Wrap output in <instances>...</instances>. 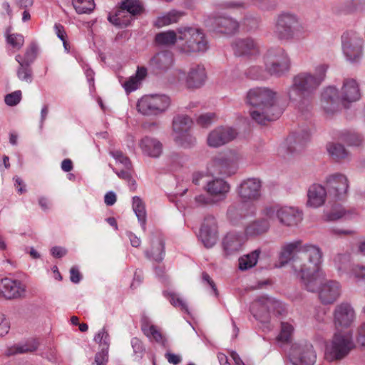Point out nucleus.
Listing matches in <instances>:
<instances>
[{
    "label": "nucleus",
    "mask_w": 365,
    "mask_h": 365,
    "mask_svg": "<svg viewBox=\"0 0 365 365\" xmlns=\"http://www.w3.org/2000/svg\"><path fill=\"white\" fill-rule=\"evenodd\" d=\"M247 103L253 109L250 115L259 124L277 119L282 110L277 104V93L268 88H254L247 94Z\"/></svg>",
    "instance_id": "2"
},
{
    "label": "nucleus",
    "mask_w": 365,
    "mask_h": 365,
    "mask_svg": "<svg viewBox=\"0 0 365 365\" xmlns=\"http://www.w3.org/2000/svg\"><path fill=\"white\" fill-rule=\"evenodd\" d=\"M139 147L143 155L157 158L163 153V144L157 138L145 136L139 142Z\"/></svg>",
    "instance_id": "27"
},
{
    "label": "nucleus",
    "mask_w": 365,
    "mask_h": 365,
    "mask_svg": "<svg viewBox=\"0 0 365 365\" xmlns=\"http://www.w3.org/2000/svg\"><path fill=\"white\" fill-rule=\"evenodd\" d=\"M108 20L112 24L120 28L128 26L133 21L130 14H128L120 6L114 14H110Z\"/></svg>",
    "instance_id": "35"
},
{
    "label": "nucleus",
    "mask_w": 365,
    "mask_h": 365,
    "mask_svg": "<svg viewBox=\"0 0 365 365\" xmlns=\"http://www.w3.org/2000/svg\"><path fill=\"white\" fill-rule=\"evenodd\" d=\"M21 36L18 34H9L6 37L7 43L15 49H19L21 46Z\"/></svg>",
    "instance_id": "62"
},
{
    "label": "nucleus",
    "mask_w": 365,
    "mask_h": 365,
    "mask_svg": "<svg viewBox=\"0 0 365 365\" xmlns=\"http://www.w3.org/2000/svg\"><path fill=\"white\" fill-rule=\"evenodd\" d=\"M327 150L330 155L336 160L344 159L348 156L345 148L339 143H331L327 145Z\"/></svg>",
    "instance_id": "49"
},
{
    "label": "nucleus",
    "mask_w": 365,
    "mask_h": 365,
    "mask_svg": "<svg viewBox=\"0 0 365 365\" xmlns=\"http://www.w3.org/2000/svg\"><path fill=\"white\" fill-rule=\"evenodd\" d=\"M175 143L185 148H190L193 147L196 143V138L194 137L190 131L185 133L175 135Z\"/></svg>",
    "instance_id": "47"
},
{
    "label": "nucleus",
    "mask_w": 365,
    "mask_h": 365,
    "mask_svg": "<svg viewBox=\"0 0 365 365\" xmlns=\"http://www.w3.org/2000/svg\"><path fill=\"white\" fill-rule=\"evenodd\" d=\"M178 36L174 31H167L155 35V41L159 45L170 46L175 43Z\"/></svg>",
    "instance_id": "44"
},
{
    "label": "nucleus",
    "mask_w": 365,
    "mask_h": 365,
    "mask_svg": "<svg viewBox=\"0 0 365 365\" xmlns=\"http://www.w3.org/2000/svg\"><path fill=\"white\" fill-rule=\"evenodd\" d=\"M294 326L288 322H281L280 331L276 338L277 342L281 344L289 343L294 333Z\"/></svg>",
    "instance_id": "40"
},
{
    "label": "nucleus",
    "mask_w": 365,
    "mask_h": 365,
    "mask_svg": "<svg viewBox=\"0 0 365 365\" xmlns=\"http://www.w3.org/2000/svg\"><path fill=\"white\" fill-rule=\"evenodd\" d=\"M215 7L219 10H229L231 11H240L242 12L246 8V5L244 2L240 1H224L215 4Z\"/></svg>",
    "instance_id": "45"
},
{
    "label": "nucleus",
    "mask_w": 365,
    "mask_h": 365,
    "mask_svg": "<svg viewBox=\"0 0 365 365\" xmlns=\"http://www.w3.org/2000/svg\"><path fill=\"white\" fill-rule=\"evenodd\" d=\"M327 68L328 66L326 64H319L315 68V73L312 75L314 76V78L319 81V86H320L324 80Z\"/></svg>",
    "instance_id": "61"
},
{
    "label": "nucleus",
    "mask_w": 365,
    "mask_h": 365,
    "mask_svg": "<svg viewBox=\"0 0 365 365\" xmlns=\"http://www.w3.org/2000/svg\"><path fill=\"white\" fill-rule=\"evenodd\" d=\"M193 126V121L187 115H178L173 118V130L175 135L190 131Z\"/></svg>",
    "instance_id": "34"
},
{
    "label": "nucleus",
    "mask_w": 365,
    "mask_h": 365,
    "mask_svg": "<svg viewBox=\"0 0 365 365\" xmlns=\"http://www.w3.org/2000/svg\"><path fill=\"white\" fill-rule=\"evenodd\" d=\"M72 4L78 14H90L95 9L93 0H72Z\"/></svg>",
    "instance_id": "46"
},
{
    "label": "nucleus",
    "mask_w": 365,
    "mask_h": 365,
    "mask_svg": "<svg viewBox=\"0 0 365 365\" xmlns=\"http://www.w3.org/2000/svg\"><path fill=\"white\" fill-rule=\"evenodd\" d=\"M21 99V91H16L11 93L7 94L5 96V103L9 106H14L18 104Z\"/></svg>",
    "instance_id": "59"
},
{
    "label": "nucleus",
    "mask_w": 365,
    "mask_h": 365,
    "mask_svg": "<svg viewBox=\"0 0 365 365\" xmlns=\"http://www.w3.org/2000/svg\"><path fill=\"white\" fill-rule=\"evenodd\" d=\"M215 203H217L215 200L210 195L207 196L205 194H200L196 195L194 198V206L195 207H202L209 205H212Z\"/></svg>",
    "instance_id": "53"
},
{
    "label": "nucleus",
    "mask_w": 365,
    "mask_h": 365,
    "mask_svg": "<svg viewBox=\"0 0 365 365\" xmlns=\"http://www.w3.org/2000/svg\"><path fill=\"white\" fill-rule=\"evenodd\" d=\"M120 6L128 14H130L133 20L143 11V5L138 0H124Z\"/></svg>",
    "instance_id": "41"
},
{
    "label": "nucleus",
    "mask_w": 365,
    "mask_h": 365,
    "mask_svg": "<svg viewBox=\"0 0 365 365\" xmlns=\"http://www.w3.org/2000/svg\"><path fill=\"white\" fill-rule=\"evenodd\" d=\"M20 281L4 278L0 281V297L6 299H16L20 296Z\"/></svg>",
    "instance_id": "28"
},
{
    "label": "nucleus",
    "mask_w": 365,
    "mask_h": 365,
    "mask_svg": "<svg viewBox=\"0 0 365 365\" xmlns=\"http://www.w3.org/2000/svg\"><path fill=\"white\" fill-rule=\"evenodd\" d=\"M38 345L39 342L37 339H28L24 343V353L35 351L38 349Z\"/></svg>",
    "instance_id": "63"
},
{
    "label": "nucleus",
    "mask_w": 365,
    "mask_h": 365,
    "mask_svg": "<svg viewBox=\"0 0 365 365\" xmlns=\"http://www.w3.org/2000/svg\"><path fill=\"white\" fill-rule=\"evenodd\" d=\"M361 97L359 85L356 80L346 78L344 81L340 95L334 86L327 87L322 93V106L327 113H334L341 103H346L358 101Z\"/></svg>",
    "instance_id": "5"
},
{
    "label": "nucleus",
    "mask_w": 365,
    "mask_h": 365,
    "mask_svg": "<svg viewBox=\"0 0 365 365\" xmlns=\"http://www.w3.org/2000/svg\"><path fill=\"white\" fill-rule=\"evenodd\" d=\"M267 304L271 306L270 314H273L277 316L284 315L286 312L284 305L282 302L272 298L271 300H267Z\"/></svg>",
    "instance_id": "54"
},
{
    "label": "nucleus",
    "mask_w": 365,
    "mask_h": 365,
    "mask_svg": "<svg viewBox=\"0 0 365 365\" xmlns=\"http://www.w3.org/2000/svg\"><path fill=\"white\" fill-rule=\"evenodd\" d=\"M110 336L105 328L99 331L94 336V341L102 346L101 350L95 355L94 361L91 365H106L108 361Z\"/></svg>",
    "instance_id": "21"
},
{
    "label": "nucleus",
    "mask_w": 365,
    "mask_h": 365,
    "mask_svg": "<svg viewBox=\"0 0 365 365\" xmlns=\"http://www.w3.org/2000/svg\"><path fill=\"white\" fill-rule=\"evenodd\" d=\"M264 217L270 220L277 219L285 226L297 225L302 220V213L297 207L274 205L267 207L262 212Z\"/></svg>",
    "instance_id": "9"
},
{
    "label": "nucleus",
    "mask_w": 365,
    "mask_h": 365,
    "mask_svg": "<svg viewBox=\"0 0 365 365\" xmlns=\"http://www.w3.org/2000/svg\"><path fill=\"white\" fill-rule=\"evenodd\" d=\"M173 54L170 51H163L154 55L149 61V66L158 71H165L173 64Z\"/></svg>",
    "instance_id": "29"
},
{
    "label": "nucleus",
    "mask_w": 365,
    "mask_h": 365,
    "mask_svg": "<svg viewBox=\"0 0 365 365\" xmlns=\"http://www.w3.org/2000/svg\"><path fill=\"white\" fill-rule=\"evenodd\" d=\"M319 81L308 72H302L293 77L287 95L301 112L309 110L312 107L314 95L319 86Z\"/></svg>",
    "instance_id": "3"
},
{
    "label": "nucleus",
    "mask_w": 365,
    "mask_h": 365,
    "mask_svg": "<svg viewBox=\"0 0 365 365\" xmlns=\"http://www.w3.org/2000/svg\"><path fill=\"white\" fill-rule=\"evenodd\" d=\"M38 53V46L35 42H31L24 56V65H29L34 62L36 59Z\"/></svg>",
    "instance_id": "55"
},
{
    "label": "nucleus",
    "mask_w": 365,
    "mask_h": 365,
    "mask_svg": "<svg viewBox=\"0 0 365 365\" xmlns=\"http://www.w3.org/2000/svg\"><path fill=\"white\" fill-rule=\"evenodd\" d=\"M257 4L258 6L264 10L272 9L277 5L274 0H257Z\"/></svg>",
    "instance_id": "64"
},
{
    "label": "nucleus",
    "mask_w": 365,
    "mask_h": 365,
    "mask_svg": "<svg viewBox=\"0 0 365 365\" xmlns=\"http://www.w3.org/2000/svg\"><path fill=\"white\" fill-rule=\"evenodd\" d=\"M163 294L166 298H168L173 306L179 308L182 312L189 314L187 304L175 293L165 291L163 292Z\"/></svg>",
    "instance_id": "50"
},
{
    "label": "nucleus",
    "mask_w": 365,
    "mask_h": 365,
    "mask_svg": "<svg viewBox=\"0 0 365 365\" xmlns=\"http://www.w3.org/2000/svg\"><path fill=\"white\" fill-rule=\"evenodd\" d=\"M271 297H261L252 302L250 309L253 317L262 322L268 321L270 317V307L267 304V300H271Z\"/></svg>",
    "instance_id": "26"
},
{
    "label": "nucleus",
    "mask_w": 365,
    "mask_h": 365,
    "mask_svg": "<svg viewBox=\"0 0 365 365\" xmlns=\"http://www.w3.org/2000/svg\"><path fill=\"white\" fill-rule=\"evenodd\" d=\"M354 347L351 334L336 333L331 341L326 345L325 358L329 361L340 360L345 357Z\"/></svg>",
    "instance_id": "8"
},
{
    "label": "nucleus",
    "mask_w": 365,
    "mask_h": 365,
    "mask_svg": "<svg viewBox=\"0 0 365 365\" xmlns=\"http://www.w3.org/2000/svg\"><path fill=\"white\" fill-rule=\"evenodd\" d=\"M145 254L149 259H153L157 262H161L165 255L164 241L162 239H158L155 244H153L150 251H146Z\"/></svg>",
    "instance_id": "38"
},
{
    "label": "nucleus",
    "mask_w": 365,
    "mask_h": 365,
    "mask_svg": "<svg viewBox=\"0 0 365 365\" xmlns=\"http://www.w3.org/2000/svg\"><path fill=\"white\" fill-rule=\"evenodd\" d=\"M237 136V132L235 129L230 127H217L212 130L207 135V143L210 147H220Z\"/></svg>",
    "instance_id": "19"
},
{
    "label": "nucleus",
    "mask_w": 365,
    "mask_h": 365,
    "mask_svg": "<svg viewBox=\"0 0 365 365\" xmlns=\"http://www.w3.org/2000/svg\"><path fill=\"white\" fill-rule=\"evenodd\" d=\"M183 15V12L172 10L158 16L154 22V26L157 28H161L176 23Z\"/></svg>",
    "instance_id": "37"
},
{
    "label": "nucleus",
    "mask_w": 365,
    "mask_h": 365,
    "mask_svg": "<svg viewBox=\"0 0 365 365\" xmlns=\"http://www.w3.org/2000/svg\"><path fill=\"white\" fill-rule=\"evenodd\" d=\"M259 219L250 223L245 228V233L247 236L255 237L262 235L269 229V222L267 217Z\"/></svg>",
    "instance_id": "33"
},
{
    "label": "nucleus",
    "mask_w": 365,
    "mask_h": 365,
    "mask_svg": "<svg viewBox=\"0 0 365 365\" xmlns=\"http://www.w3.org/2000/svg\"><path fill=\"white\" fill-rule=\"evenodd\" d=\"M261 250L258 248L240 257L238 259L239 269L241 271H246L254 267L258 262Z\"/></svg>",
    "instance_id": "36"
},
{
    "label": "nucleus",
    "mask_w": 365,
    "mask_h": 365,
    "mask_svg": "<svg viewBox=\"0 0 365 365\" xmlns=\"http://www.w3.org/2000/svg\"><path fill=\"white\" fill-rule=\"evenodd\" d=\"M363 39L355 31L344 32L341 36L342 50L346 59L351 63L358 62L362 56Z\"/></svg>",
    "instance_id": "11"
},
{
    "label": "nucleus",
    "mask_w": 365,
    "mask_h": 365,
    "mask_svg": "<svg viewBox=\"0 0 365 365\" xmlns=\"http://www.w3.org/2000/svg\"><path fill=\"white\" fill-rule=\"evenodd\" d=\"M133 210L135 213L136 217L143 230H145L146 224V211L145 204L143 200L138 197L135 196L133 197Z\"/></svg>",
    "instance_id": "39"
},
{
    "label": "nucleus",
    "mask_w": 365,
    "mask_h": 365,
    "mask_svg": "<svg viewBox=\"0 0 365 365\" xmlns=\"http://www.w3.org/2000/svg\"><path fill=\"white\" fill-rule=\"evenodd\" d=\"M319 284L314 292L319 288V299L324 304H330L336 302L341 295V286L336 281L330 280L320 287V267H319ZM314 292V291L312 292Z\"/></svg>",
    "instance_id": "15"
},
{
    "label": "nucleus",
    "mask_w": 365,
    "mask_h": 365,
    "mask_svg": "<svg viewBox=\"0 0 365 365\" xmlns=\"http://www.w3.org/2000/svg\"><path fill=\"white\" fill-rule=\"evenodd\" d=\"M327 193L323 185L317 183L312 185L307 191V205L313 208L322 206L326 202Z\"/></svg>",
    "instance_id": "24"
},
{
    "label": "nucleus",
    "mask_w": 365,
    "mask_h": 365,
    "mask_svg": "<svg viewBox=\"0 0 365 365\" xmlns=\"http://www.w3.org/2000/svg\"><path fill=\"white\" fill-rule=\"evenodd\" d=\"M236 56H251L259 52L257 43L251 38L236 39L232 44Z\"/></svg>",
    "instance_id": "25"
},
{
    "label": "nucleus",
    "mask_w": 365,
    "mask_h": 365,
    "mask_svg": "<svg viewBox=\"0 0 365 365\" xmlns=\"http://www.w3.org/2000/svg\"><path fill=\"white\" fill-rule=\"evenodd\" d=\"M238 157L235 154L214 158L208 165L209 170L213 174L229 176L235 173Z\"/></svg>",
    "instance_id": "14"
},
{
    "label": "nucleus",
    "mask_w": 365,
    "mask_h": 365,
    "mask_svg": "<svg viewBox=\"0 0 365 365\" xmlns=\"http://www.w3.org/2000/svg\"><path fill=\"white\" fill-rule=\"evenodd\" d=\"M178 39L183 41L180 49L185 53L204 52L208 42L202 30L195 27H181L178 30Z\"/></svg>",
    "instance_id": "7"
},
{
    "label": "nucleus",
    "mask_w": 365,
    "mask_h": 365,
    "mask_svg": "<svg viewBox=\"0 0 365 365\" xmlns=\"http://www.w3.org/2000/svg\"><path fill=\"white\" fill-rule=\"evenodd\" d=\"M309 136L310 133L308 131L289 135L287 139L289 151L293 153L302 150L309 140Z\"/></svg>",
    "instance_id": "32"
},
{
    "label": "nucleus",
    "mask_w": 365,
    "mask_h": 365,
    "mask_svg": "<svg viewBox=\"0 0 365 365\" xmlns=\"http://www.w3.org/2000/svg\"><path fill=\"white\" fill-rule=\"evenodd\" d=\"M262 182L258 178H247L243 180L237 187L240 198L245 201L255 200L261 195Z\"/></svg>",
    "instance_id": "20"
},
{
    "label": "nucleus",
    "mask_w": 365,
    "mask_h": 365,
    "mask_svg": "<svg viewBox=\"0 0 365 365\" xmlns=\"http://www.w3.org/2000/svg\"><path fill=\"white\" fill-rule=\"evenodd\" d=\"M206 24L214 30L225 34H234L238 31L239 23L232 17L212 16L206 20Z\"/></svg>",
    "instance_id": "17"
},
{
    "label": "nucleus",
    "mask_w": 365,
    "mask_h": 365,
    "mask_svg": "<svg viewBox=\"0 0 365 365\" xmlns=\"http://www.w3.org/2000/svg\"><path fill=\"white\" fill-rule=\"evenodd\" d=\"M355 319V311L349 303L342 302L336 306L334 311V323L336 327H349Z\"/></svg>",
    "instance_id": "18"
},
{
    "label": "nucleus",
    "mask_w": 365,
    "mask_h": 365,
    "mask_svg": "<svg viewBox=\"0 0 365 365\" xmlns=\"http://www.w3.org/2000/svg\"><path fill=\"white\" fill-rule=\"evenodd\" d=\"M264 71L259 66L251 67L247 73L252 79L265 78L264 72L270 76L281 77L287 73L291 66L289 56L287 51L280 46L269 48L264 55Z\"/></svg>",
    "instance_id": "4"
},
{
    "label": "nucleus",
    "mask_w": 365,
    "mask_h": 365,
    "mask_svg": "<svg viewBox=\"0 0 365 365\" xmlns=\"http://www.w3.org/2000/svg\"><path fill=\"white\" fill-rule=\"evenodd\" d=\"M141 330L148 338L153 337L157 342L163 341V336L155 325L150 324L147 319L141 321Z\"/></svg>",
    "instance_id": "43"
},
{
    "label": "nucleus",
    "mask_w": 365,
    "mask_h": 365,
    "mask_svg": "<svg viewBox=\"0 0 365 365\" xmlns=\"http://www.w3.org/2000/svg\"><path fill=\"white\" fill-rule=\"evenodd\" d=\"M291 355L294 365H314L317 354L310 343L294 344L292 346Z\"/></svg>",
    "instance_id": "13"
},
{
    "label": "nucleus",
    "mask_w": 365,
    "mask_h": 365,
    "mask_svg": "<svg viewBox=\"0 0 365 365\" xmlns=\"http://www.w3.org/2000/svg\"><path fill=\"white\" fill-rule=\"evenodd\" d=\"M241 204L234 203L229 206L227 215L230 220H236L238 216L242 217L244 215L240 212Z\"/></svg>",
    "instance_id": "60"
},
{
    "label": "nucleus",
    "mask_w": 365,
    "mask_h": 365,
    "mask_svg": "<svg viewBox=\"0 0 365 365\" xmlns=\"http://www.w3.org/2000/svg\"><path fill=\"white\" fill-rule=\"evenodd\" d=\"M350 277L356 282L365 281V266H354L351 269Z\"/></svg>",
    "instance_id": "57"
},
{
    "label": "nucleus",
    "mask_w": 365,
    "mask_h": 365,
    "mask_svg": "<svg viewBox=\"0 0 365 365\" xmlns=\"http://www.w3.org/2000/svg\"><path fill=\"white\" fill-rule=\"evenodd\" d=\"M307 27L299 22L294 14L284 12L279 14L275 24L274 34L280 40H300L309 35Z\"/></svg>",
    "instance_id": "6"
},
{
    "label": "nucleus",
    "mask_w": 365,
    "mask_h": 365,
    "mask_svg": "<svg viewBox=\"0 0 365 365\" xmlns=\"http://www.w3.org/2000/svg\"><path fill=\"white\" fill-rule=\"evenodd\" d=\"M110 154L116 160V161L122 164L125 169H132V163L130 159L127 156H125L121 151L115 150L111 152Z\"/></svg>",
    "instance_id": "56"
},
{
    "label": "nucleus",
    "mask_w": 365,
    "mask_h": 365,
    "mask_svg": "<svg viewBox=\"0 0 365 365\" xmlns=\"http://www.w3.org/2000/svg\"><path fill=\"white\" fill-rule=\"evenodd\" d=\"M333 260L336 269L340 272H344L350 263L351 255L348 252L339 253L334 256Z\"/></svg>",
    "instance_id": "48"
},
{
    "label": "nucleus",
    "mask_w": 365,
    "mask_h": 365,
    "mask_svg": "<svg viewBox=\"0 0 365 365\" xmlns=\"http://www.w3.org/2000/svg\"><path fill=\"white\" fill-rule=\"evenodd\" d=\"M205 189L216 202H219L227 197L230 186L225 180L216 178L207 182Z\"/></svg>",
    "instance_id": "22"
},
{
    "label": "nucleus",
    "mask_w": 365,
    "mask_h": 365,
    "mask_svg": "<svg viewBox=\"0 0 365 365\" xmlns=\"http://www.w3.org/2000/svg\"><path fill=\"white\" fill-rule=\"evenodd\" d=\"M245 242V238L242 233L230 232L222 239V246L226 256H230L239 252Z\"/></svg>",
    "instance_id": "23"
},
{
    "label": "nucleus",
    "mask_w": 365,
    "mask_h": 365,
    "mask_svg": "<svg viewBox=\"0 0 365 365\" xmlns=\"http://www.w3.org/2000/svg\"><path fill=\"white\" fill-rule=\"evenodd\" d=\"M329 195L334 200H344L346 198L349 187L347 177L341 173L328 175L325 180Z\"/></svg>",
    "instance_id": "12"
},
{
    "label": "nucleus",
    "mask_w": 365,
    "mask_h": 365,
    "mask_svg": "<svg viewBox=\"0 0 365 365\" xmlns=\"http://www.w3.org/2000/svg\"><path fill=\"white\" fill-rule=\"evenodd\" d=\"M217 120V115L215 113L208 112L200 114L196 119V123L198 125L202 128H207L210 126L215 121Z\"/></svg>",
    "instance_id": "51"
},
{
    "label": "nucleus",
    "mask_w": 365,
    "mask_h": 365,
    "mask_svg": "<svg viewBox=\"0 0 365 365\" xmlns=\"http://www.w3.org/2000/svg\"><path fill=\"white\" fill-rule=\"evenodd\" d=\"M171 100L166 95L145 96L138 100L137 110L145 115H158L168 110Z\"/></svg>",
    "instance_id": "10"
},
{
    "label": "nucleus",
    "mask_w": 365,
    "mask_h": 365,
    "mask_svg": "<svg viewBox=\"0 0 365 365\" xmlns=\"http://www.w3.org/2000/svg\"><path fill=\"white\" fill-rule=\"evenodd\" d=\"M147 76V69L145 67H138L134 76H130L128 80L121 83L122 86L127 93H130L139 88L141 81Z\"/></svg>",
    "instance_id": "31"
},
{
    "label": "nucleus",
    "mask_w": 365,
    "mask_h": 365,
    "mask_svg": "<svg viewBox=\"0 0 365 365\" xmlns=\"http://www.w3.org/2000/svg\"><path fill=\"white\" fill-rule=\"evenodd\" d=\"M207 74L202 65L192 66L186 77V85L188 88H197L202 86L206 80Z\"/></svg>",
    "instance_id": "30"
},
{
    "label": "nucleus",
    "mask_w": 365,
    "mask_h": 365,
    "mask_svg": "<svg viewBox=\"0 0 365 365\" xmlns=\"http://www.w3.org/2000/svg\"><path fill=\"white\" fill-rule=\"evenodd\" d=\"M130 343H131V346L133 349L134 354L138 358H142L145 351V346H144L142 341L137 337H133L131 339Z\"/></svg>",
    "instance_id": "58"
},
{
    "label": "nucleus",
    "mask_w": 365,
    "mask_h": 365,
    "mask_svg": "<svg viewBox=\"0 0 365 365\" xmlns=\"http://www.w3.org/2000/svg\"><path fill=\"white\" fill-rule=\"evenodd\" d=\"M198 237L206 248H211L216 244L217 227L216 220L212 215L205 217Z\"/></svg>",
    "instance_id": "16"
},
{
    "label": "nucleus",
    "mask_w": 365,
    "mask_h": 365,
    "mask_svg": "<svg viewBox=\"0 0 365 365\" xmlns=\"http://www.w3.org/2000/svg\"><path fill=\"white\" fill-rule=\"evenodd\" d=\"M351 213L350 211L346 212L344 208L340 207L337 209L334 208L326 213L324 215V220L327 222L335 221L346 215L349 216Z\"/></svg>",
    "instance_id": "52"
},
{
    "label": "nucleus",
    "mask_w": 365,
    "mask_h": 365,
    "mask_svg": "<svg viewBox=\"0 0 365 365\" xmlns=\"http://www.w3.org/2000/svg\"><path fill=\"white\" fill-rule=\"evenodd\" d=\"M321 249L314 245H302L301 240L286 242L279 255L280 267L292 262V268L309 292L314 291L319 284V265L322 262Z\"/></svg>",
    "instance_id": "1"
},
{
    "label": "nucleus",
    "mask_w": 365,
    "mask_h": 365,
    "mask_svg": "<svg viewBox=\"0 0 365 365\" xmlns=\"http://www.w3.org/2000/svg\"><path fill=\"white\" fill-rule=\"evenodd\" d=\"M339 139L351 146H359L364 140L359 133L352 130L341 132Z\"/></svg>",
    "instance_id": "42"
}]
</instances>
